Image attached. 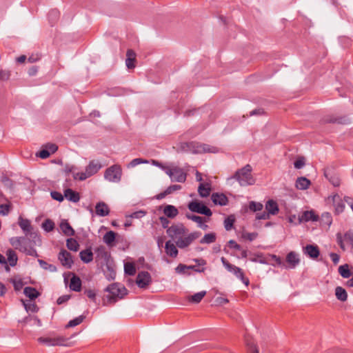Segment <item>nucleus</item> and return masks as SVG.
<instances>
[{"instance_id": "1", "label": "nucleus", "mask_w": 353, "mask_h": 353, "mask_svg": "<svg viewBox=\"0 0 353 353\" xmlns=\"http://www.w3.org/2000/svg\"><path fill=\"white\" fill-rule=\"evenodd\" d=\"M179 150L184 152L192 154L217 153L219 148L216 146L197 141L182 142L179 144Z\"/></svg>"}, {"instance_id": "2", "label": "nucleus", "mask_w": 353, "mask_h": 353, "mask_svg": "<svg viewBox=\"0 0 353 353\" xmlns=\"http://www.w3.org/2000/svg\"><path fill=\"white\" fill-rule=\"evenodd\" d=\"M109 294L105 296L108 303L114 304L119 299H121L128 294V290L125 286L119 283H114L109 285L105 290Z\"/></svg>"}, {"instance_id": "3", "label": "nucleus", "mask_w": 353, "mask_h": 353, "mask_svg": "<svg viewBox=\"0 0 353 353\" xmlns=\"http://www.w3.org/2000/svg\"><path fill=\"white\" fill-rule=\"evenodd\" d=\"M252 168L250 164L245 165L237 170L231 177L238 181L241 186H247L254 184L255 179L252 175Z\"/></svg>"}, {"instance_id": "4", "label": "nucleus", "mask_w": 353, "mask_h": 353, "mask_svg": "<svg viewBox=\"0 0 353 353\" xmlns=\"http://www.w3.org/2000/svg\"><path fill=\"white\" fill-rule=\"evenodd\" d=\"M102 168L101 163L99 161L92 160L85 167V172H79L73 174L74 179L84 181L97 174Z\"/></svg>"}, {"instance_id": "5", "label": "nucleus", "mask_w": 353, "mask_h": 353, "mask_svg": "<svg viewBox=\"0 0 353 353\" xmlns=\"http://www.w3.org/2000/svg\"><path fill=\"white\" fill-rule=\"evenodd\" d=\"M18 224L21 229L23 230L26 237H30L36 243L37 241H41L39 235L37 231H34L33 226L29 219H23L19 216Z\"/></svg>"}, {"instance_id": "6", "label": "nucleus", "mask_w": 353, "mask_h": 353, "mask_svg": "<svg viewBox=\"0 0 353 353\" xmlns=\"http://www.w3.org/2000/svg\"><path fill=\"white\" fill-rule=\"evenodd\" d=\"M221 263L225 268L230 272L232 273L236 278L240 279L246 286L250 284V280L244 274L243 270L232 263H230L225 257H221Z\"/></svg>"}, {"instance_id": "7", "label": "nucleus", "mask_w": 353, "mask_h": 353, "mask_svg": "<svg viewBox=\"0 0 353 353\" xmlns=\"http://www.w3.org/2000/svg\"><path fill=\"white\" fill-rule=\"evenodd\" d=\"M122 176V170L119 165L114 164L106 169L104 173V177L106 180L118 183L121 181Z\"/></svg>"}, {"instance_id": "8", "label": "nucleus", "mask_w": 353, "mask_h": 353, "mask_svg": "<svg viewBox=\"0 0 353 353\" xmlns=\"http://www.w3.org/2000/svg\"><path fill=\"white\" fill-rule=\"evenodd\" d=\"M336 241L339 247L343 251L345 250V245L353 247V230L347 231L343 235L338 232L336 235Z\"/></svg>"}, {"instance_id": "9", "label": "nucleus", "mask_w": 353, "mask_h": 353, "mask_svg": "<svg viewBox=\"0 0 353 353\" xmlns=\"http://www.w3.org/2000/svg\"><path fill=\"white\" fill-rule=\"evenodd\" d=\"M188 209L192 212H196L201 214L210 216L212 214L211 210L202 202L192 201L188 205Z\"/></svg>"}, {"instance_id": "10", "label": "nucleus", "mask_w": 353, "mask_h": 353, "mask_svg": "<svg viewBox=\"0 0 353 353\" xmlns=\"http://www.w3.org/2000/svg\"><path fill=\"white\" fill-rule=\"evenodd\" d=\"M324 176L334 187H339L341 185V179L339 174L332 166L327 167L324 169Z\"/></svg>"}, {"instance_id": "11", "label": "nucleus", "mask_w": 353, "mask_h": 353, "mask_svg": "<svg viewBox=\"0 0 353 353\" xmlns=\"http://www.w3.org/2000/svg\"><path fill=\"white\" fill-rule=\"evenodd\" d=\"M201 235L200 232H194L189 234L185 237H179L176 241V245L178 248L183 249L188 247L193 241L198 239Z\"/></svg>"}, {"instance_id": "12", "label": "nucleus", "mask_w": 353, "mask_h": 353, "mask_svg": "<svg viewBox=\"0 0 353 353\" xmlns=\"http://www.w3.org/2000/svg\"><path fill=\"white\" fill-rule=\"evenodd\" d=\"M67 339L63 336L57 337H39L38 341L48 346L64 345Z\"/></svg>"}, {"instance_id": "13", "label": "nucleus", "mask_w": 353, "mask_h": 353, "mask_svg": "<svg viewBox=\"0 0 353 353\" xmlns=\"http://www.w3.org/2000/svg\"><path fill=\"white\" fill-rule=\"evenodd\" d=\"M58 259L61 265L68 269H70L74 263L71 254L64 249L61 250L59 252Z\"/></svg>"}, {"instance_id": "14", "label": "nucleus", "mask_w": 353, "mask_h": 353, "mask_svg": "<svg viewBox=\"0 0 353 353\" xmlns=\"http://www.w3.org/2000/svg\"><path fill=\"white\" fill-rule=\"evenodd\" d=\"M58 146L55 143H48L43 145V148L38 152L37 156L42 159L48 158L50 154L55 153Z\"/></svg>"}, {"instance_id": "15", "label": "nucleus", "mask_w": 353, "mask_h": 353, "mask_svg": "<svg viewBox=\"0 0 353 353\" xmlns=\"http://www.w3.org/2000/svg\"><path fill=\"white\" fill-rule=\"evenodd\" d=\"M151 281L150 274L146 271H141L137 276L136 283L140 288H145Z\"/></svg>"}, {"instance_id": "16", "label": "nucleus", "mask_w": 353, "mask_h": 353, "mask_svg": "<svg viewBox=\"0 0 353 353\" xmlns=\"http://www.w3.org/2000/svg\"><path fill=\"white\" fill-rule=\"evenodd\" d=\"M185 228L183 225H172L171 227L168 228L167 230L168 234L172 239H177L179 236L183 235L185 234Z\"/></svg>"}, {"instance_id": "17", "label": "nucleus", "mask_w": 353, "mask_h": 353, "mask_svg": "<svg viewBox=\"0 0 353 353\" xmlns=\"http://www.w3.org/2000/svg\"><path fill=\"white\" fill-rule=\"evenodd\" d=\"M332 200L334 207V214L338 215L342 213L345 209V203L340 196L338 194H334L332 196Z\"/></svg>"}, {"instance_id": "18", "label": "nucleus", "mask_w": 353, "mask_h": 353, "mask_svg": "<svg viewBox=\"0 0 353 353\" xmlns=\"http://www.w3.org/2000/svg\"><path fill=\"white\" fill-rule=\"evenodd\" d=\"M186 178L187 174L181 168L177 167L173 168V175L171 178V181L184 183L186 180Z\"/></svg>"}, {"instance_id": "19", "label": "nucleus", "mask_w": 353, "mask_h": 353, "mask_svg": "<svg viewBox=\"0 0 353 353\" xmlns=\"http://www.w3.org/2000/svg\"><path fill=\"white\" fill-rule=\"evenodd\" d=\"M261 263L271 264L274 266H281L283 265V261L281 257L275 254H269L265 259L259 261Z\"/></svg>"}, {"instance_id": "20", "label": "nucleus", "mask_w": 353, "mask_h": 353, "mask_svg": "<svg viewBox=\"0 0 353 353\" xmlns=\"http://www.w3.org/2000/svg\"><path fill=\"white\" fill-rule=\"evenodd\" d=\"M27 240L26 236H14L10 239V243L16 250H19L21 252V249L25 246Z\"/></svg>"}, {"instance_id": "21", "label": "nucleus", "mask_w": 353, "mask_h": 353, "mask_svg": "<svg viewBox=\"0 0 353 353\" xmlns=\"http://www.w3.org/2000/svg\"><path fill=\"white\" fill-rule=\"evenodd\" d=\"M182 188L181 185H171L168 187L163 192L157 194L154 198L157 200L164 199L167 195L173 193L175 191L179 190Z\"/></svg>"}, {"instance_id": "22", "label": "nucleus", "mask_w": 353, "mask_h": 353, "mask_svg": "<svg viewBox=\"0 0 353 353\" xmlns=\"http://www.w3.org/2000/svg\"><path fill=\"white\" fill-rule=\"evenodd\" d=\"M95 212L98 216H105L109 214L110 208L105 202L99 201L96 204Z\"/></svg>"}, {"instance_id": "23", "label": "nucleus", "mask_w": 353, "mask_h": 353, "mask_svg": "<svg viewBox=\"0 0 353 353\" xmlns=\"http://www.w3.org/2000/svg\"><path fill=\"white\" fill-rule=\"evenodd\" d=\"M303 250L305 254L313 259L318 258L320 254L319 247L316 245H307Z\"/></svg>"}, {"instance_id": "24", "label": "nucleus", "mask_w": 353, "mask_h": 353, "mask_svg": "<svg viewBox=\"0 0 353 353\" xmlns=\"http://www.w3.org/2000/svg\"><path fill=\"white\" fill-rule=\"evenodd\" d=\"M212 201L216 205H225L228 203V197L223 193H213L211 196Z\"/></svg>"}, {"instance_id": "25", "label": "nucleus", "mask_w": 353, "mask_h": 353, "mask_svg": "<svg viewBox=\"0 0 353 353\" xmlns=\"http://www.w3.org/2000/svg\"><path fill=\"white\" fill-rule=\"evenodd\" d=\"M286 262L289 268H294L300 263V259L294 252L291 251L286 256Z\"/></svg>"}, {"instance_id": "26", "label": "nucleus", "mask_w": 353, "mask_h": 353, "mask_svg": "<svg viewBox=\"0 0 353 353\" xmlns=\"http://www.w3.org/2000/svg\"><path fill=\"white\" fill-rule=\"evenodd\" d=\"M60 229L62 232L68 236H74L75 232L67 220H63L59 225Z\"/></svg>"}, {"instance_id": "27", "label": "nucleus", "mask_w": 353, "mask_h": 353, "mask_svg": "<svg viewBox=\"0 0 353 353\" xmlns=\"http://www.w3.org/2000/svg\"><path fill=\"white\" fill-rule=\"evenodd\" d=\"M64 196L66 199L73 203H77L80 200L79 193L70 188L65 190Z\"/></svg>"}, {"instance_id": "28", "label": "nucleus", "mask_w": 353, "mask_h": 353, "mask_svg": "<svg viewBox=\"0 0 353 353\" xmlns=\"http://www.w3.org/2000/svg\"><path fill=\"white\" fill-rule=\"evenodd\" d=\"M165 250L166 254L172 258H176L178 255L179 251L176 246L170 241L165 242Z\"/></svg>"}, {"instance_id": "29", "label": "nucleus", "mask_w": 353, "mask_h": 353, "mask_svg": "<svg viewBox=\"0 0 353 353\" xmlns=\"http://www.w3.org/2000/svg\"><path fill=\"white\" fill-rule=\"evenodd\" d=\"M185 216L188 219L197 223L199 228L203 230H206L208 228V226L204 223L206 221L204 217L188 213L186 214Z\"/></svg>"}, {"instance_id": "30", "label": "nucleus", "mask_w": 353, "mask_h": 353, "mask_svg": "<svg viewBox=\"0 0 353 353\" xmlns=\"http://www.w3.org/2000/svg\"><path fill=\"white\" fill-rule=\"evenodd\" d=\"M126 60H125V64L128 69H132L135 67V61H136V54L135 52L129 49L127 50L126 52Z\"/></svg>"}, {"instance_id": "31", "label": "nucleus", "mask_w": 353, "mask_h": 353, "mask_svg": "<svg viewBox=\"0 0 353 353\" xmlns=\"http://www.w3.org/2000/svg\"><path fill=\"white\" fill-rule=\"evenodd\" d=\"M265 209L267 212L271 215H276L278 214L279 209L277 203L272 200H268L265 204Z\"/></svg>"}, {"instance_id": "32", "label": "nucleus", "mask_w": 353, "mask_h": 353, "mask_svg": "<svg viewBox=\"0 0 353 353\" xmlns=\"http://www.w3.org/2000/svg\"><path fill=\"white\" fill-rule=\"evenodd\" d=\"M79 257L81 260L85 263L91 262L93 260V253L91 248H90L81 250L79 253Z\"/></svg>"}, {"instance_id": "33", "label": "nucleus", "mask_w": 353, "mask_h": 353, "mask_svg": "<svg viewBox=\"0 0 353 353\" xmlns=\"http://www.w3.org/2000/svg\"><path fill=\"white\" fill-rule=\"evenodd\" d=\"M311 184V182L306 177L301 176L298 177L296 181V188L299 190H307Z\"/></svg>"}, {"instance_id": "34", "label": "nucleus", "mask_w": 353, "mask_h": 353, "mask_svg": "<svg viewBox=\"0 0 353 353\" xmlns=\"http://www.w3.org/2000/svg\"><path fill=\"white\" fill-rule=\"evenodd\" d=\"M70 288L74 292H80L81 290V281L80 278L73 274L70 279Z\"/></svg>"}, {"instance_id": "35", "label": "nucleus", "mask_w": 353, "mask_h": 353, "mask_svg": "<svg viewBox=\"0 0 353 353\" xmlns=\"http://www.w3.org/2000/svg\"><path fill=\"white\" fill-rule=\"evenodd\" d=\"M163 213L166 217L174 219L178 215L179 211L175 206L172 205H167L163 209Z\"/></svg>"}, {"instance_id": "36", "label": "nucleus", "mask_w": 353, "mask_h": 353, "mask_svg": "<svg viewBox=\"0 0 353 353\" xmlns=\"http://www.w3.org/2000/svg\"><path fill=\"white\" fill-rule=\"evenodd\" d=\"M319 220V216L316 215L314 211L311 210V211H305L301 217L300 218V221H305V222H307V221H316Z\"/></svg>"}, {"instance_id": "37", "label": "nucleus", "mask_w": 353, "mask_h": 353, "mask_svg": "<svg viewBox=\"0 0 353 353\" xmlns=\"http://www.w3.org/2000/svg\"><path fill=\"white\" fill-rule=\"evenodd\" d=\"M245 342L249 353H259V350L252 337L245 336Z\"/></svg>"}, {"instance_id": "38", "label": "nucleus", "mask_w": 353, "mask_h": 353, "mask_svg": "<svg viewBox=\"0 0 353 353\" xmlns=\"http://www.w3.org/2000/svg\"><path fill=\"white\" fill-rule=\"evenodd\" d=\"M23 293L30 300H34L40 295L39 292L32 287H26Z\"/></svg>"}, {"instance_id": "39", "label": "nucleus", "mask_w": 353, "mask_h": 353, "mask_svg": "<svg viewBox=\"0 0 353 353\" xmlns=\"http://www.w3.org/2000/svg\"><path fill=\"white\" fill-rule=\"evenodd\" d=\"M211 190L210 185L209 183H201L198 188L199 195L204 198L210 195Z\"/></svg>"}, {"instance_id": "40", "label": "nucleus", "mask_w": 353, "mask_h": 353, "mask_svg": "<svg viewBox=\"0 0 353 353\" xmlns=\"http://www.w3.org/2000/svg\"><path fill=\"white\" fill-rule=\"evenodd\" d=\"M6 255L9 265L12 267L15 266L18 261V257L16 252L12 249H8L6 252Z\"/></svg>"}, {"instance_id": "41", "label": "nucleus", "mask_w": 353, "mask_h": 353, "mask_svg": "<svg viewBox=\"0 0 353 353\" xmlns=\"http://www.w3.org/2000/svg\"><path fill=\"white\" fill-rule=\"evenodd\" d=\"M327 123H339V124H348L350 123L349 118L347 117H330L325 120Z\"/></svg>"}, {"instance_id": "42", "label": "nucleus", "mask_w": 353, "mask_h": 353, "mask_svg": "<svg viewBox=\"0 0 353 353\" xmlns=\"http://www.w3.org/2000/svg\"><path fill=\"white\" fill-rule=\"evenodd\" d=\"M103 239L108 245H112L116 239V233L112 230L108 231L104 234Z\"/></svg>"}, {"instance_id": "43", "label": "nucleus", "mask_w": 353, "mask_h": 353, "mask_svg": "<svg viewBox=\"0 0 353 353\" xmlns=\"http://www.w3.org/2000/svg\"><path fill=\"white\" fill-rule=\"evenodd\" d=\"M335 295L337 299L341 301H345L347 299V292L342 287L338 286L335 289Z\"/></svg>"}, {"instance_id": "44", "label": "nucleus", "mask_w": 353, "mask_h": 353, "mask_svg": "<svg viewBox=\"0 0 353 353\" xmlns=\"http://www.w3.org/2000/svg\"><path fill=\"white\" fill-rule=\"evenodd\" d=\"M205 291H201L189 296L188 300L190 302L193 303H199L201 301L203 298L205 296Z\"/></svg>"}, {"instance_id": "45", "label": "nucleus", "mask_w": 353, "mask_h": 353, "mask_svg": "<svg viewBox=\"0 0 353 353\" xmlns=\"http://www.w3.org/2000/svg\"><path fill=\"white\" fill-rule=\"evenodd\" d=\"M66 246L70 250L77 252L79 250V244L76 239L70 238L66 241Z\"/></svg>"}, {"instance_id": "46", "label": "nucleus", "mask_w": 353, "mask_h": 353, "mask_svg": "<svg viewBox=\"0 0 353 353\" xmlns=\"http://www.w3.org/2000/svg\"><path fill=\"white\" fill-rule=\"evenodd\" d=\"M216 241V234L214 232L205 234L204 236L200 240V243L210 244L214 243Z\"/></svg>"}, {"instance_id": "47", "label": "nucleus", "mask_w": 353, "mask_h": 353, "mask_svg": "<svg viewBox=\"0 0 353 353\" xmlns=\"http://www.w3.org/2000/svg\"><path fill=\"white\" fill-rule=\"evenodd\" d=\"M42 228L47 232H51L54 229L55 224L54 221L50 219H46L41 225Z\"/></svg>"}, {"instance_id": "48", "label": "nucleus", "mask_w": 353, "mask_h": 353, "mask_svg": "<svg viewBox=\"0 0 353 353\" xmlns=\"http://www.w3.org/2000/svg\"><path fill=\"white\" fill-rule=\"evenodd\" d=\"M339 272L342 277L345 279L350 277L352 275L349 266L347 264L339 266Z\"/></svg>"}, {"instance_id": "49", "label": "nucleus", "mask_w": 353, "mask_h": 353, "mask_svg": "<svg viewBox=\"0 0 353 353\" xmlns=\"http://www.w3.org/2000/svg\"><path fill=\"white\" fill-rule=\"evenodd\" d=\"M235 222V218L233 215H230L224 220V227L227 231H230L233 228Z\"/></svg>"}, {"instance_id": "50", "label": "nucleus", "mask_w": 353, "mask_h": 353, "mask_svg": "<svg viewBox=\"0 0 353 353\" xmlns=\"http://www.w3.org/2000/svg\"><path fill=\"white\" fill-rule=\"evenodd\" d=\"M38 262L40 266L44 270H49L52 272H56L57 270L54 265L50 264L42 259H39Z\"/></svg>"}, {"instance_id": "51", "label": "nucleus", "mask_w": 353, "mask_h": 353, "mask_svg": "<svg viewBox=\"0 0 353 353\" xmlns=\"http://www.w3.org/2000/svg\"><path fill=\"white\" fill-rule=\"evenodd\" d=\"M21 252L25 253L26 255L32 256L34 257H38L39 254H37V250L33 247H28L26 244L22 249H21Z\"/></svg>"}, {"instance_id": "52", "label": "nucleus", "mask_w": 353, "mask_h": 353, "mask_svg": "<svg viewBox=\"0 0 353 353\" xmlns=\"http://www.w3.org/2000/svg\"><path fill=\"white\" fill-rule=\"evenodd\" d=\"M85 316L84 315H80L76 318H74V319L72 320H70L68 323L67 324L66 327H75L79 324H81L83 320L85 319Z\"/></svg>"}, {"instance_id": "53", "label": "nucleus", "mask_w": 353, "mask_h": 353, "mask_svg": "<svg viewBox=\"0 0 353 353\" xmlns=\"http://www.w3.org/2000/svg\"><path fill=\"white\" fill-rule=\"evenodd\" d=\"M124 272L125 274L133 276L136 273V268L134 263H127L124 265Z\"/></svg>"}, {"instance_id": "54", "label": "nucleus", "mask_w": 353, "mask_h": 353, "mask_svg": "<svg viewBox=\"0 0 353 353\" xmlns=\"http://www.w3.org/2000/svg\"><path fill=\"white\" fill-rule=\"evenodd\" d=\"M249 208L252 212L261 211L263 209V205L261 203L250 201Z\"/></svg>"}, {"instance_id": "55", "label": "nucleus", "mask_w": 353, "mask_h": 353, "mask_svg": "<svg viewBox=\"0 0 353 353\" xmlns=\"http://www.w3.org/2000/svg\"><path fill=\"white\" fill-rule=\"evenodd\" d=\"M25 309L27 312H32L34 313H36L39 311V307L35 303H24Z\"/></svg>"}, {"instance_id": "56", "label": "nucleus", "mask_w": 353, "mask_h": 353, "mask_svg": "<svg viewBox=\"0 0 353 353\" xmlns=\"http://www.w3.org/2000/svg\"><path fill=\"white\" fill-rule=\"evenodd\" d=\"M148 163L147 160H144L141 158H136L132 159L128 164V168H134L139 164L141 163Z\"/></svg>"}, {"instance_id": "57", "label": "nucleus", "mask_w": 353, "mask_h": 353, "mask_svg": "<svg viewBox=\"0 0 353 353\" xmlns=\"http://www.w3.org/2000/svg\"><path fill=\"white\" fill-rule=\"evenodd\" d=\"M10 282L13 284L14 289L17 292L20 291L23 286V283L21 279L16 280L14 279H11Z\"/></svg>"}, {"instance_id": "58", "label": "nucleus", "mask_w": 353, "mask_h": 353, "mask_svg": "<svg viewBox=\"0 0 353 353\" xmlns=\"http://www.w3.org/2000/svg\"><path fill=\"white\" fill-rule=\"evenodd\" d=\"M51 197L57 201L61 202L64 199V195H63L61 192L57 191H52L50 192Z\"/></svg>"}, {"instance_id": "59", "label": "nucleus", "mask_w": 353, "mask_h": 353, "mask_svg": "<svg viewBox=\"0 0 353 353\" xmlns=\"http://www.w3.org/2000/svg\"><path fill=\"white\" fill-rule=\"evenodd\" d=\"M258 236L257 232H243L242 237L250 241H254Z\"/></svg>"}, {"instance_id": "60", "label": "nucleus", "mask_w": 353, "mask_h": 353, "mask_svg": "<svg viewBox=\"0 0 353 353\" xmlns=\"http://www.w3.org/2000/svg\"><path fill=\"white\" fill-rule=\"evenodd\" d=\"M11 205L10 203L8 204H1L0 205V214L3 216L8 215L10 210Z\"/></svg>"}, {"instance_id": "61", "label": "nucleus", "mask_w": 353, "mask_h": 353, "mask_svg": "<svg viewBox=\"0 0 353 353\" xmlns=\"http://www.w3.org/2000/svg\"><path fill=\"white\" fill-rule=\"evenodd\" d=\"M189 270L188 265L180 263L176 268L175 270L179 274H186L187 270Z\"/></svg>"}, {"instance_id": "62", "label": "nucleus", "mask_w": 353, "mask_h": 353, "mask_svg": "<svg viewBox=\"0 0 353 353\" xmlns=\"http://www.w3.org/2000/svg\"><path fill=\"white\" fill-rule=\"evenodd\" d=\"M270 214L268 212L264 211L257 213L256 215V219L258 220H266L270 218Z\"/></svg>"}, {"instance_id": "63", "label": "nucleus", "mask_w": 353, "mask_h": 353, "mask_svg": "<svg viewBox=\"0 0 353 353\" xmlns=\"http://www.w3.org/2000/svg\"><path fill=\"white\" fill-rule=\"evenodd\" d=\"M84 294L89 299H90L91 300H92L93 301L95 302V300H96V292H94V290H91V289L85 290V292H84Z\"/></svg>"}, {"instance_id": "64", "label": "nucleus", "mask_w": 353, "mask_h": 353, "mask_svg": "<svg viewBox=\"0 0 353 353\" xmlns=\"http://www.w3.org/2000/svg\"><path fill=\"white\" fill-rule=\"evenodd\" d=\"M305 165V159L304 158H299L296 160L294 163V168L296 169L302 168Z\"/></svg>"}]
</instances>
